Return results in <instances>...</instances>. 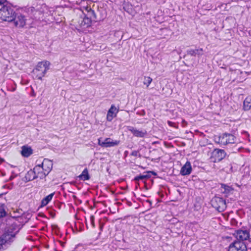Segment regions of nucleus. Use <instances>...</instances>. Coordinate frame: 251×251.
<instances>
[{
    "instance_id": "19",
    "label": "nucleus",
    "mask_w": 251,
    "mask_h": 251,
    "mask_svg": "<svg viewBox=\"0 0 251 251\" xmlns=\"http://www.w3.org/2000/svg\"><path fill=\"white\" fill-rule=\"evenodd\" d=\"M54 195V193H52L46 197L45 198H44L41 201V206H45L47 205L49 203V202L52 200Z\"/></svg>"
},
{
    "instance_id": "13",
    "label": "nucleus",
    "mask_w": 251,
    "mask_h": 251,
    "mask_svg": "<svg viewBox=\"0 0 251 251\" xmlns=\"http://www.w3.org/2000/svg\"><path fill=\"white\" fill-rule=\"evenodd\" d=\"M128 130L135 136L138 137H144L147 134L145 130H139L132 127H129Z\"/></svg>"
},
{
    "instance_id": "22",
    "label": "nucleus",
    "mask_w": 251,
    "mask_h": 251,
    "mask_svg": "<svg viewBox=\"0 0 251 251\" xmlns=\"http://www.w3.org/2000/svg\"><path fill=\"white\" fill-rule=\"evenodd\" d=\"M222 191L223 193L226 194H228L231 192L232 191V188L228 186H226L225 185H222Z\"/></svg>"
},
{
    "instance_id": "3",
    "label": "nucleus",
    "mask_w": 251,
    "mask_h": 251,
    "mask_svg": "<svg viewBox=\"0 0 251 251\" xmlns=\"http://www.w3.org/2000/svg\"><path fill=\"white\" fill-rule=\"evenodd\" d=\"M13 10L7 7L4 6L0 9V18L4 21L11 22L14 19Z\"/></svg>"
},
{
    "instance_id": "21",
    "label": "nucleus",
    "mask_w": 251,
    "mask_h": 251,
    "mask_svg": "<svg viewBox=\"0 0 251 251\" xmlns=\"http://www.w3.org/2000/svg\"><path fill=\"white\" fill-rule=\"evenodd\" d=\"M78 177L83 180L89 179V176L88 171L86 169H85L82 172V174L80 176H79Z\"/></svg>"
},
{
    "instance_id": "25",
    "label": "nucleus",
    "mask_w": 251,
    "mask_h": 251,
    "mask_svg": "<svg viewBox=\"0 0 251 251\" xmlns=\"http://www.w3.org/2000/svg\"><path fill=\"white\" fill-rule=\"evenodd\" d=\"M168 124L170 126L174 127L175 128H177V126H176V125L171 121H168Z\"/></svg>"
},
{
    "instance_id": "7",
    "label": "nucleus",
    "mask_w": 251,
    "mask_h": 251,
    "mask_svg": "<svg viewBox=\"0 0 251 251\" xmlns=\"http://www.w3.org/2000/svg\"><path fill=\"white\" fill-rule=\"evenodd\" d=\"M226 156V153L224 150L216 149L212 153V158L214 162L220 161Z\"/></svg>"
},
{
    "instance_id": "9",
    "label": "nucleus",
    "mask_w": 251,
    "mask_h": 251,
    "mask_svg": "<svg viewBox=\"0 0 251 251\" xmlns=\"http://www.w3.org/2000/svg\"><path fill=\"white\" fill-rule=\"evenodd\" d=\"M41 166L43 171L45 172V174L48 175L52 169V163L50 160L48 159H45Z\"/></svg>"
},
{
    "instance_id": "23",
    "label": "nucleus",
    "mask_w": 251,
    "mask_h": 251,
    "mask_svg": "<svg viewBox=\"0 0 251 251\" xmlns=\"http://www.w3.org/2000/svg\"><path fill=\"white\" fill-rule=\"evenodd\" d=\"M152 81V79L149 77L147 76L145 77L144 80V84L145 85H146L147 87L149 86V85L151 83Z\"/></svg>"
},
{
    "instance_id": "12",
    "label": "nucleus",
    "mask_w": 251,
    "mask_h": 251,
    "mask_svg": "<svg viewBox=\"0 0 251 251\" xmlns=\"http://www.w3.org/2000/svg\"><path fill=\"white\" fill-rule=\"evenodd\" d=\"M33 170L34 171L37 178H40L41 179L45 177V176L47 175L45 174V172L42 169L41 166L39 165L36 166Z\"/></svg>"
},
{
    "instance_id": "31",
    "label": "nucleus",
    "mask_w": 251,
    "mask_h": 251,
    "mask_svg": "<svg viewBox=\"0 0 251 251\" xmlns=\"http://www.w3.org/2000/svg\"><path fill=\"white\" fill-rule=\"evenodd\" d=\"M10 215H11V216H13V217H15V216H16L15 215H13L12 213H10Z\"/></svg>"
},
{
    "instance_id": "17",
    "label": "nucleus",
    "mask_w": 251,
    "mask_h": 251,
    "mask_svg": "<svg viewBox=\"0 0 251 251\" xmlns=\"http://www.w3.org/2000/svg\"><path fill=\"white\" fill-rule=\"evenodd\" d=\"M37 178V176L33 170L28 171L25 176V178L28 181H31Z\"/></svg>"
},
{
    "instance_id": "14",
    "label": "nucleus",
    "mask_w": 251,
    "mask_h": 251,
    "mask_svg": "<svg viewBox=\"0 0 251 251\" xmlns=\"http://www.w3.org/2000/svg\"><path fill=\"white\" fill-rule=\"evenodd\" d=\"M192 171V168L190 162H187L186 164L183 166L181 170V174L182 175H189Z\"/></svg>"
},
{
    "instance_id": "18",
    "label": "nucleus",
    "mask_w": 251,
    "mask_h": 251,
    "mask_svg": "<svg viewBox=\"0 0 251 251\" xmlns=\"http://www.w3.org/2000/svg\"><path fill=\"white\" fill-rule=\"evenodd\" d=\"M251 107V97H247L244 101L243 108L245 110H249Z\"/></svg>"
},
{
    "instance_id": "4",
    "label": "nucleus",
    "mask_w": 251,
    "mask_h": 251,
    "mask_svg": "<svg viewBox=\"0 0 251 251\" xmlns=\"http://www.w3.org/2000/svg\"><path fill=\"white\" fill-rule=\"evenodd\" d=\"M5 215V212L3 208L0 207V218ZM14 237L12 232H4L0 236V249L2 248L3 246L7 243L10 242L11 239Z\"/></svg>"
},
{
    "instance_id": "26",
    "label": "nucleus",
    "mask_w": 251,
    "mask_h": 251,
    "mask_svg": "<svg viewBox=\"0 0 251 251\" xmlns=\"http://www.w3.org/2000/svg\"><path fill=\"white\" fill-rule=\"evenodd\" d=\"M90 220L93 226L94 227V217L93 216H91Z\"/></svg>"
},
{
    "instance_id": "20",
    "label": "nucleus",
    "mask_w": 251,
    "mask_h": 251,
    "mask_svg": "<svg viewBox=\"0 0 251 251\" xmlns=\"http://www.w3.org/2000/svg\"><path fill=\"white\" fill-rule=\"evenodd\" d=\"M85 1H82L80 3L81 4V9L82 12H84V11H85L87 13H92L91 7L88 5H85Z\"/></svg>"
},
{
    "instance_id": "16",
    "label": "nucleus",
    "mask_w": 251,
    "mask_h": 251,
    "mask_svg": "<svg viewBox=\"0 0 251 251\" xmlns=\"http://www.w3.org/2000/svg\"><path fill=\"white\" fill-rule=\"evenodd\" d=\"M32 153L31 148L27 146H23L22 148L21 154L24 157H28Z\"/></svg>"
},
{
    "instance_id": "27",
    "label": "nucleus",
    "mask_w": 251,
    "mask_h": 251,
    "mask_svg": "<svg viewBox=\"0 0 251 251\" xmlns=\"http://www.w3.org/2000/svg\"><path fill=\"white\" fill-rule=\"evenodd\" d=\"M182 125L183 126H185L187 125V123L184 120H183L182 122Z\"/></svg>"
},
{
    "instance_id": "32",
    "label": "nucleus",
    "mask_w": 251,
    "mask_h": 251,
    "mask_svg": "<svg viewBox=\"0 0 251 251\" xmlns=\"http://www.w3.org/2000/svg\"><path fill=\"white\" fill-rule=\"evenodd\" d=\"M249 241L251 242V239H249Z\"/></svg>"
},
{
    "instance_id": "24",
    "label": "nucleus",
    "mask_w": 251,
    "mask_h": 251,
    "mask_svg": "<svg viewBox=\"0 0 251 251\" xmlns=\"http://www.w3.org/2000/svg\"><path fill=\"white\" fill-rule=\"evenodd\" d=\"M147 177H148V176L147 175H142L136 177L135 179L136 180H139L140 179H144Z\"/></svg>"
},
{
    "instance_id": "2",
    "label": "nucleus",
    "mask_w": 251,
    "mask_h": 251,
    "mask_svg": "<svg viewBox=\"0 0 251 251\" xmlns=\"http://www.w3.org/2000/svg\"><path fill=\"white\" fill-rule=\"evenodd\" d=\"M215 141L222 145H226L229 144H233L235 142V137L229 133H223L221 135L215 136L214 138Z\"/></svg>"
},
{
    "instance_id": "8",
    "label": "nucleus",
    "mask_w": 251,
    "mask_h": 251,
    "mask_svg": "<svg viewBox=\"0 0 251 251\" xmlns=\"http://www.w3.org/2000/svg\"><path fill=\"white\" fill-rule=\"evenodd\" d=\"M228 251H247V248L244 243L237 241L229 246Z\"/></svg>"
},
{
    "instance_id": "30",
    "label": "nucleus",
    "mask_w": 251,
    "mask_h": 251,
    "mask_svg": "<svg viewBox=\"0 0 251 251\" xmlns=\"http://www.w3.org/2000/svg\"><path fill=\"white\" fill-rule=\"evenodd\" d=\"M13 177L11 176L10 177V180H11V179H13Z\"/></svg>"
},
{
    "instance_id": "15",
    "label": "nucleus",
    "mask_w": 251,
    "mask_h": 251,
    "mask_svg": "<svg viewBox=\"0 0 251 251\" xmlns=\"http://www.w3.org/2000/svg\"><path fill=\"white\" fill-rule=\"evenodd\" d=\"M15 25L20 27H23L25 25V19L22 15L18 16L15 21Z\"/></svg>"
},
{
    "instance_id": "29",
    "label": "nucleus",
    "mask_w": 251,
    "mask_h": 251,
    "mask_svg": "<svg viewBox=\"0 0 251 251\" xmlns=\"http://www.w3.org/2000/svg\"><path fill=\"white\" fill-rule=\"evenodd\" d=\"M4 161V159L0 157V163H2Z\"/></svg>"
},
{
    "instance_id": "6",
    "label": "nucleus",
    "mask_w": 251,
    "mask_h": 251,
    "mask_svg": "<svg viewBox=\"0 0 251 251\" xmlns=\"http://www.w3.org/2000/svg\"><path fill=\"white\" fill-rule=\"evenodd\" d=\"M119 141L114 140L110 138H107L104 140H102L101 138H99L98 139L99 145L103 148L116 146L119 144Z\"/></svg>"
},
{
    "instance_id": "1",
    "label": "nucleus",
    "mask_w": 251,
    "mask_h": 251,
    "mask_svg": "<svg viewBox=\"0 0 251 251\" xmlns=\"http://www.w3.org/2000/svg\"><path fill=\"white\" fill-rule=\"evenodd\" d=\"M50 63L48 61H43L38 63L33 73L35 77L41 79L49 69Z\"/></svg>"
},
{
    "instance_id": "28",
    "label": "nucleus",
    "mask_w": 251,
    "mask_h": 251,
    "mask_svg": "<svg viewBox=\"0 0 251 251\" xmlns=\"http://www.w3.org/2000/svg\"><path fill=\"white\" fill-rule=\"evenodd\" d=\"M5 1V0H0V4H3Z\"/></svg>"
},
{
    "instance_id": "11",
    "label": "nucleus",
    "mask_w": 251,
    "mask_h": 251,
    "mask_svg": "<svg viewBox=\"0 0 251 251\" xmlns=\"http://www.w3.org/2000/svg\"><path fill=\"white\" fill-rule=\"evenodd\" d=\"M235 237L239 240H246L249 238V233L247 231L238 230L235 233Z\"/></svg>"
},
{
    "instance_id": "5",
    "label": "nucleus",
    "mask_w": 251,
    "mask_h": 251,
    "mask_svg": "<svg viewBox=\"0 0 251 251\" xmlns=\"http://www.w3.org/2000/svg\"><path fill=\"white\" fill-rule=\"evenodd\" d=\"M211 203L213 207L219 211L224 210L226 208L225 201L221 198L215 197L212 199Z\"/></svg>"
},
{
    "instance_id": "10",
    "label": "nucleus",
    "mask_w": 251,
    "mask_h": 251,
    "mask_svg": "<svg viewBox=\"0 0 251 251\" xmlns=\"http://www.w3.org/2000/svg\"><path fill=\"white\" fill-rule=\"evenodd\" d=\"M118 112V109L116 107V106L112 105L108 111L106 116V120L109 122H111L113 118L116 116Z\"/></svg>"
}]
</instances>
